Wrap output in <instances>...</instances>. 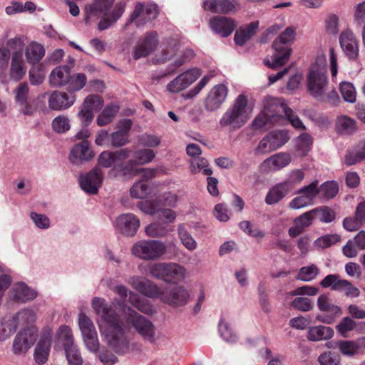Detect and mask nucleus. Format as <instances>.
I'll return each mask as SVG.
<instances>
[{"label": "nucleus", "mask_w": 365, "mask_h": 365, "mask_svg": "<svg viewBox=\"0 0 365 365\" xmlns=\"http://www.w3.org/2000/svg\"><path fill=\"white\" fill-rule=\"evenodd\" d=\"M12 292H14V299L17 302H26L33 300L36 297V292L29 288L24 283H19L15 285Z\"/></svg>", "instance_id": "obj_37"}, {"label": "nucleus", "mask_w": 365, "mask_h": 365, "mask_svg": "<svg viewBox=\"0 0 365 365\" xmlns=\"http://www.w3.org/2000/svg\"><path fill=\"white\" fill-rule=\"evenodd\" d=\"M178 232L182 244L190 251H193L197 247V243L190 234L187 231L183 225H179Z\"/></svg>", "instance_id": "obj_45"}, {"label": "nucleus", "mask_w": 365, "mask_h": 365, "mask_svg": "<svg viewBox=\"0 0 365 365\" xmlns=\"http://www.w3.org/2000/svg\"><path fill=\"white\" fill-rule=\"evenodd\" d=\"M190 170L192 173H197L201 170L205 175H211L212 170L208 168V161L205 158H195L190 162Z\"/></svg>", "instance_id": "obj_41"}, {"label": "nucleus", "mask_w": 365, "mask_h": 365, "mask_svg": "<svg viewBox=\"0 0 365 365\" xmlns=\"http://www.w3.org/2000/svg\"><path fill=\"white\" fill-rule=\"evenodd\" d=\"M94 156L93 152L90 149L89 143L87 140H82L76 144L71 149L70 160L75 163L78 160L88 161Z\"/></svg>", "instance_id": "obj_30"}, {"label": "nucleus", "mask_w": 365, "mask_h": 365, "mask_svg": "<svg viewBox=\"0 0 365 365\" xmlns=\"http://www.w3.org/2000/svg\"><path fill=\"white\" fill-rule=\"evenodd\" d=\"M315 210V217L319 216L320 220L324 222H331L335 219V213L332 209L327 206L319 207L313 209Z\"/></svg>", "instance_id": "obj_57"}, {"label": "nucleus", "mask_w": 365, "mask_h": 365, "mask_svg": "<svg viewBox=\"0 0 365 365\" xmlns=\"http://www.w3.org/2000/svg\"><path fill=\"white\" fill-rule=\"evenodd\" d=\"M167 250L164 242L156 240H144L135 242L131 253L135 257L146 261H153L161 258Z\"/></svg>", "instance_id": "obj_6"}, {"label": "nucleus", "mask_w": 365, "mask_h": 365, "mask_svg": "<svg viewBox=\"0 0 365 365\" xmlns=\"http://www.w3.org/2000/svg\"><path fill=\"white\" fill-rule=\"evenodd\" d=\"M340 93L344 100L349 103L356 101V91L353 84L349 82H342L339 86Z\"/></svg>", "instance_id": "obj_52"}, {"label": "nucleus", "mask_w": 365, "mask_h": 365, "mask_svg": "<svg viewBox=\"0 0 365 365\" xmlns=\"http://www.w3.org/2000/svg\"><path fill=\"white\" fill-rule=\"evenodd\" d=\"M341 47L349 59H356L359 56V44L354 34L350 30L341 32L339 37Z\"/></svg>", "instance_id": "obj_23"}, {"label": "nucleus", "mask_w": 365, "mask_h": 365, "mask_svg": "<svg viewBox=\"0 0 365 365\" xmlns=\"http://www.w3.org/2000/svg\"><path fill=\"white\" fill-rule=\"evenodd\" d=\"M295 37V31L292 27H287L273 42L274 51L271 58L267 57L264 60L265 66L272 69L284 66L289 58L292 49L289 45Z\"/></svg>", "instance_id": "obj_3"}, {"label": "nucleus", "mask_w": 365, "mask_h": 365, "mask_svg": "<svg viewBox=\"0 0 365 365\" xmlns=\"http://www.w3.org/2000/svg\"><path fill=\"white\" fill-rule=\"evenodd\" d=\"M119 110V107L114 104H109L103 110L97 118L98 126H104L110 123Z\"/></svg>", "instance_id": "obj_38"}, {"label": "nucleus", "mask_w": 365, "mask_h": 365, "mask_svg": "<svg viewBox=\"0 0 365 365\" xmlns=\"http://www.w3.org/2000/svg\"><path fill=\"white\" fill-rule=\"evenodd\" d=\"M140 227L139 219L132 213L123 214L116 220V227L124 236H134Z\"/></svg>", "instance_id": "obj_21"}, {"label": "nucleus", "mask_w": 365, "mask_h": 365, "mask_svg": "<svg viewBox=\"0 0 365 365\" xmlns=\"http://www.w3.org/2000/svg\"><path fill=\"white\" fill-rule=\"evenodd\" d=\"M318 184L319 182L317 180L313 181L309 185L301 187L297 193L307 197V198L313 202V200L320 192Z\"/></svg>", "instance_id": "obj_53"}, {"label": "nucleus", "mask_w": 365, "mask_h": 365, "mask_svg": "<svg viewBox=\"0 0 365 365\" xmlns=\"http://www.w3.org/2000/svg\"><path fill=\"white\" fill-rule=\"evenodd\" d=\"M319 196L326 200L334 198L339 192L338 183L335 181H327L319 187Z\"/></svg>", "instance_id": "obj_40"}, {"label": "nucleus", "mask_w": 365, "mask_h": 365, "mask_svg": "<svg viewBox=\"0 0 365 365\" xmlns=\"http://www.w3.org/2000/svg\"><path fill=\"white\" fill-rule=\"evenodd\" d=\"M145 232L148 237L154 238L165 237L168 230L164 224L155 222L148 225Z\"/></svg>", "instance_id": "obj_46"}, {"label": "nucleus", "mask_w": 365, "mask_h": 365, "mask_svg": "<svg viewBox=\"0 0 365 365\" xmlns=\"http://www.w3.org/2000/svg\"><path fill=\"white\" fill-rule=\"evenodd\" d=\"M291 162L290 155L286 153H279L272 155L263 161L261 166L267 172L277 171L287 166Z\"/></svg>", "instance_id": "obj_28"}, {"label": "nucleus", "mask_w": 365, "mask_h": 365, "mask_svg": "<svg viewBox=\"0 0 365 365\" xmlns=\"http://www.w3.org/2000/svg\"><path fill=\"white\" fill-rule=\"evenodd\" d=\"M37 331L34 327H28L19 332L13 341V352L19 355L26 352L36 342Z\"/></svg>", "instance_id": "obj_14"}, {"label": "nucleus", "mask_w": 365, "mask_h": 365, "mask_svg": "<svg viewBox=\"0 0 365 365\" xmlns=\"http://www.w3.org/2000/svg\"><path fill=\"white\" fill-rule=\"evenodd\" d=\"M219 332L222 338L229 342H232L235 341L236 336L232 331V329L230 328L229 324L226 323L224 319H220L218 326Z\"/></svg>", "instance_id": "obj_59"}, {"label": "nucleus", "mask_w": 365, "mask_h": 365, "mask_svg": "<svg viewBox=\"0 0 365 365\" xmlns=\"http://www.w3.org/2000/svg\"><path fill=\"white\" fill-rule=\"evenodd\" d=\"M272 143V148L278 149L284 145L289 139L287 131L279 130L269 133L267 134Z\"/></svg>", "instance_id": "obj_47"}, {"label": "nucleus", "mask_w": 365, "mask_h": 365, "mask_svg": "<svg viewBox=\"0 0 365 365\" xmlns=\"http://www.w3.org/2000/svg\"><path fill=\"white\" fill-rule=\"evenodd\" d=\"M336 289H339L338 291L339 292H344V294L348 297L355 298L358 297L360 294V290L346 279L339 282Z\"/></svg>", "instance_id": "obj_55"}, {"label": "nucleus", "mask_w": 365, "mask_h": 365, "mask_svg": "<svg viewBox=\"0 0 365 365\" xmlns=\"http://www.w3.org/2000/svg\"><path fill=\"white\" fill-rule=\"evenodd\" d=\"M313 143L312 137L307 133L301 134L297 143V148L299 155L305 156L309 152Z\"/></svg>", "instance_id": "obj_43"}, {"label": "nucleus", "mask_w": 365, "mask_h": 365, "mask_svg": "<svg viewBox=\"0 0 365 365\" xmlns=\"http://www.w3.org/2000/svg\"><path fill=\"white\" fill-rule=\"evenodd\" d=\"M158 11L156 5L144 6L142 3L136 4L133 11L125 23V26L134 23L137 27L143 26L158 17Z\"/></svg>", "instance_id": "obj_10"}, {"label": "nucleus", "mask_w": 365, "mask_h": 365, "mask_svg": "<svg viewBox=\"0 0 365 365\" xmlns=\"http://www.w3.org/2000/svg\"><path fill=\"white\" fill-rule=\"evenodd\" d=\"M128 301L134 307L141 312L149 314L152 312V307L148 301L142 299L141 297L137 294L130 292Z\"/></svg>", "instance_id": "obj_44"}, {"label": "nucleus", "mask_w": 365, "mask_h": 365, "mask_svg": "<svg viewBox=\"0 0 365 365\" xmlns=\"http://www.w3.org/2000/svg\"><path fill=\"white\" fill-rule=\"evenodd\" d=\"M203 9L217 14H228L235 11V6L230 0H207L203 2Z\"/></svg>", "instance_id": "obj_33"}, {"label": "nucleus", "mask_w": 365, "mask_h": 365, "mask_svg": "<svg viewBox=\"0 0 365 365\" xmlns=\"http://www.w3.org/2000/svg\"><path fill=\"white\" fill-rule=\"evenodd\" d=\"M365 158V141L360 142L355 152H349L345 156L347 165H352L362 161Z\"/></svg>", "instance_id": "obj_42"}, {"label": "nucleus", "mask_w": 365, "mask_h": 365, "mask_svg": "<svg viewBox=\"0 0 365 365\" xmlns=\"http://www.w3.org/2000/svg\"><path fill=\"white\" fill-rule=\"evenodd\" d=\"M130 192L133 197L143 199L148 195L150 187L146 182L140 180L132 186Z\"/></svg>", "instance_id": "obj_48"}, {"label": "nucleus", "mask_w": 365, "mask_h": 365, "mask_svg": "<svg viewBox=\"0 0 365 365\" xmlns=\"http://www.w3.org/2000/svg\"><path fill=\"white\" fill-rule=\"evenodd\" d=\"M314 212L315 210L312 209L303 213L294 220V225H297L304 230V228L312 225L313 220L315 218Z\"/></svg>", "instance_id": "obj_61"}, {"label": "nucleus", "mask_w": 365, "mask_h": 365, "mask_svg": "<svg viewBox=\"0 0 365 365\" xmlns=\"http://www.w3.org/2000/svg\"><path fill=\"white\" fill-rule=\"evenodd\" d=\"M29 86L25 82L21 83L14 90L15 102L19 106L20 110L27 115H33L35 108L28 101Z\"/></svg>", "instance_id": "obj_26"}, {"label": "nucleus", "mask_w": 365, "mask_h": 365, "mask_svg": "<svg viewBox=\"0 0 365 365\" xmlns=\"http://www.w3.org/2000/svg\"><path fill=\"white\" fill-rule=\"evenodd\" d=\"M336 125L341 132L345 133H351L356 129L355 120L346 115H341L337 118Z\"/></svg>", "instance_id": "obj_51"}, {"label": "nucleus", "mask_w": 365, "mask_h": 365, "mask_svg": "<svg viewBox=\"0 0 365 365\" xmlns=\"http://www.w3.org/2000/svg\"><path fill=\"white\" fill-rule=\"evenodd\" d=\"M58 338L61 341L64 349L73 346V337L71 328L63 325L59 328Z\"/></svg>", "instance_id": "obj_54"}, {"label": "nucleus", "mask_w": 365, "mask_h": 365, "mask_svg": "<svg viewBox=\"0 0 365 365\" xmlns=\"http://www.w3.org/2000/svg\"><path fill=\"white\" fill-rule=\"evenodd\" d=\"M249 118L247 97L240 94L235 100L233 105L222 115L220 125L222 127L232 125L234 128H240Z\"/></svg>", "instance_id": "obj_5"}, {"label": "nucleus", "mask_w": 365, "mask_h": 365, "mask_svg": "<svg viewBox=\"0 0 365 365\" xmlns=\"http://www.w3.org/2000/svg\"><path fill=\"white\" fill-rule=\"evenodd\" d=\"M103 180V172L101 168L96 166L86 175H81L79 183L81 189L86 193L95 195L98 193Z\"/></svg>", "instance_id": "obj_13"}, {"label": "nucleus", "mask_w": 365, "mask_h": 365, "mask_svg": "<svg viewBox=\"0 0 365 365\" xmlns=\"http://www.w3.org/2000/svg\"><path fill=\"white\" fill-rule=\"evenodd\" d=\"M68 81L66 84L69 92H76L81 90L86 85L87 78L83 73L70 74Z\"/></svg>", "instance_id": "obj_39"}, {"label": "nucleus", "mask_w": 365, "mask_h": 365, "mask_svg": "<svg viewBox=\"0 0 365 365\" xmlns=\"http://www.w3.org/2000/svg\"><path fill=\"white\" fill-rule=\"evenodd\" d=\"M209 24L212 30L223 38L230 36L237 26L232 19L222 16H213Z\"/></svg>", "instance_id": "obj_22"}, {"label": "nucleus", "mask_w": 365, "mask_h": 365, "mask_svg": "<svg viewBox=\"0 0 365 365\" xmlns=\"http://www.w3.org/2000/svg\"><path fill=\"white\" fill-rule=\"evenodd\" d=\"M201 75L197 68L189 69L178 76L167 85V89L171 93H178L187 88Z\"/></svg>", "instance_id": "obj_17"}, {"label": "nucleus", "mask_w": 365, "mask_h": 365, "mask_svg": "<svg viewBox=\"0 0 365 365\" xmlns=\"http://www.w3.org/2000/svg\"><path fill=\"white\" fill-rule=\"evenodd\" d=\"M328 83L326 61L317 58L307 76V88L310 94L320 101H325V89Z\"/></svg>", "instance_id": "obj_4"}, {"label": "nucleus", "mask_w": 365, "mask_h": 365, "mask_svg": "<svg viewBox=\"0 0 365 365\" xmlns=\"http://www.w3.org/2000/svg\"><path fill=\"white\" fill-rule=\"evenodd\" d=\"M125 322L128 327L134 328L145 340L151 343L154 342V325L145 317L128 308V313L125 316Z\"/></svg>", "instance_id": "obj_9"}, {"label": "nucleus", "mask_w": 365, "mask_h": 365, "mask_svg": "<svg viewBox=\"0 0 365 365\" xmlns=\"http://www.w3.org/2000/svg\"><path fill=\"white\" fill-rule=\"evenodd\" d=\"M51 348V336L43 334L37 343L34 351V358L37 364L43 365L48 360Z\"/></svg>", "instance_id": "obj_31"}, {"label": "nucleus", "mask_w": 365, "mask_h": 365, "mask_svg": "<svg viewBox=\"0 0 365 365\" xmlns=\"http://www.w3.org/2000/svg\"><path fill=\"white\" fill-rule=\"evenodd\" d=\"M74 95L58 91H53L48 98V106L51 110H61L71 107L75 102Z\"/></svg>", "instance_id": "obj_25"}, {"label": "nucleus", "mask_w": 365, "mask_h": 365, "mask_svg": "<svg viewBox=\"0 0 365 365\" xmlns=\"http://www.w3.org/2000/svg\"><path fill=\"white\" fill-rule=\"evenodd\" d=\"M83 105L92 111H98L103 107V101L98 95H90L86 98Z\"/></svg>", "instance_id": "obj_60"}, {"label": "nucleus", "mask_w": 365, "mask_h": 365, "mask_svg": "<svg viewBox=\"0 0 365 365\" xmlns=\"http://www.w3.org/2000/svg\"><path fill=\"white\" fill-rule=\"evenodd\" d=\"M141 293L148 297L159 298L161 300V296L164 291H162L155 284L147 279Z\"/></svg>", "instance_id": "obj_58"}, {"label": "nucleus", "mask_w": 365, "mask_h": 365, "mask_svg": "<svg viewBox=\"0 0 365 365\" xmlns=\"http://www.w3.org/2000/svg\"><path fill=\"white\" fill-rule=\"evenodd\" d=\"M155 157V153L153 150H138L134 153V159L125 161V164L119 168L126 176H133L138 173V165L151 162Z\"/></svg>", "instance_id": "obj_12"}, {"label": "nucleus", "mask_w": 365, "mask_h": 365, "mask_svg": "<svg viewBox=\"0 0 365 365\" xmlns=\"http://www.w3.org/2000/svg\"><path fill=\"white\" fill-rule=\"evenodd\" d=\"M71 66L68 65H63L57 66L51 73L49 76V81L52 86L61 87L66 86L68 81V78L71 74Z\"/></svg>", "instance_id": "obj_32"}, {"label": "nucleus", "mask_w": 365, "mask_h": 365, "mask_svg": "<svg viewBox=\"0 0 365 365\" xmlns=\"http://www.w3.org/2000/svg\"><path fill=\"white\" fill-rule=\"evenodd\" d=\"M292 190L287 182H279L272 187L266 195L264 201L267 205H274L282 200Z\"/></svg>", "instance_id": "obj_29"}, {"label": "nucleus", "mask_w": 365, "mask_h": 365, "mask_svg": "<svg viewBox=\"0 0 365 365\" xmlns=\"http://www.w3.org/2000/svg\"><path fill=\"white\" fill-rule=\"evenodd\" d=\"M115 0H94L86 6L87 14L91 16H102L98 24L100 31H104L116 23L123 16L126 4L123 1L117 2L113 7Z\"/></svg>", "instance_id": "obj_2"}, {"label": "nucleus", "mask_w": 365, "mask_h": 365, "mask_svg": "<svg viewBox=\"0 0 365 365\" xmlns=\"http://www.w3.org/2000/svg\"><path fill=\"white\" fill-rule=\"evenodd\" d=\"M44 55V47L36 42H31L25 49V56L27 62L31 65H35L39 63Z\"/></svg>", "instance_id": "obj_35"}, {"label": "nucleus", "mask_w": 365, "mask_h": 365, "mask_svg": "<svg viewBox=\"0 0 365 365\" xmlns=\"http://www.w3.org/2000/svg\"><path fill=\"white\" fill-rule=\"evenodd\" d=\"M317 306L320 311L326 312L331 314L330 316L327 317L322 315H318L317 317V320L324 323L331 324L335 317L341 314V307L331 304L329 302V298L324 294H322L318 297Z\"/></svg>", "instance_id": "obj_24"}, {"label": "nucleus", "mask_w": 365, "mask_h": 365, "mask_svg": "<svg viewBox=\"0 0 365 365\" xmlns=\"http://www.w3.org/2000/svg\"><path fill=\"white\" fill-rule=\"evenodd\" d=\"M189 299L187 291L181 286L166 289L161 296V301L173 307H181L187 304Z\"/></svg>", "instance_id": "obj_20"}, {"label": "nucleus", "mask_w": 365, "mask_h": 365, "mask_svg": "<svg viewBox=\"0 0 365 365\" xmlns=\"http://www.w3.org/2000/svg\"><path fill=\"white\" fill-rule=\"evenodd\" d=\"M356 326V323L352 319L346 317L336 326V329L344 337H346L347 332L354 330Z\"/></svg>", "instance_id": "obj_64"}, {"label": "nucleus", "mask_w": 365, "mask_h": 365, "mask_svg": "<svg viewBox=\"0 0 365 365\" xmlns=\"http://www.w3.org/2000/svg\"><path fill=\"white\" fill-rule=\"evenodd\" d=\"M131 152V150L127 148L115 151H103L98 158V167H113V170L117 174L126 177V174L119 167L125 164V160L130 157Z\"/></svg>", "instance_id": "obj_8"}, {"label": "nucleus", "mask_w": 365, "mask_h": 365, "mask_svg": "<svg viewBox=\"0 0 365 365\" xmlns=\"http://www.w3.org/2000/svg\"><path fill=\"white\" fill-rule=\"evenodd\" d=\"M341 357L339 354L330 351H324L318 357V361L320 365H339Z\"/></svg>", "instance_id": "obj_56"}, {"label": "nucleus", "mask_w": 365, "mask_h": 365, "mask_svg": "<svg viewBox=\"0 0 365 365\" xmlns=\"http://www.w3.org/2000/svg\"><path fill=\"white\" fill-rule=\"evenodd\" d=\"M92 307L108 325L106 338L110 346L117 354L125 353L129 349V341L125 334L119 315L103 299L99 297L93 299Z\"/></svg>", "instance_id": "obj_1"}, {"label": "nucleus", "mask_w": 365, "mask_h": 365, "mask_svg": "<svg viewBox=\"0 0 365 365\" xmlns=\"http://www.w3.org/2000/svg\"><path fill=\"white\" fill-rule=\"evenodd\" d=\"M334 348L338 349L340 354L346 357H353L365 352V336L355 340H339L335 342Z\"/></svg>", "instance_id": "obj_18"}, {"label": "nucleus", "mask_w": 365, "mask_h": 365, "mask_svg": "<svg viewBox=\"0 0 365 365\" xmlns=\"http://www.w3.org/2000/svg\"><path fill=\"white\" fill-rule=\"evenodd\" d=\"M26 73V66L23 59L21 51H16L12 53L11 67L9 70L10 78L19 81L25 76Z\"/></svg>", "instance_id": "obj_27"}, {"label": "nucleus", "mask_w": 365, "mask_h": 365, "mask_svg": "<svg viewBox=\"0 0 365 365\" xmlns=\"http://www.w3.org/2000/svg\"><path fill=\"white\" fill-rule=\"evenodd\" d=\"M288 107L279 99L268 97L264 103L263 112L268 116L270 123H278L284 120V116L288 110Z\"/></svg>", "instance_id": "obj_15"}, {"label": "nucleus", "mask_w": 365, "mask_h": 365, "mask_svg": "<svg viewBox=\"0 0 365 365\" xmlns=\"http://www.w3.org/2000/svg\"><path fill=\"white\" fill-rule=\"evenodd\" d=\"M64 349L69 365H82L83 360L78 350L75 346Z\"/></svg>", "instance_id": "obj_63"}, {"label": "nucleus", "mask_w": 365, "mask_h": 365, "mask_svg": "<svg viewBox=\"0 0 365 365\" xmlns=\"http://www.w3.org/2000/svg\"><path fill=\"white\" fill-rule=\"evenodd\" d=\"M319 272V268L314 264L303 267L299 270L297 279L304 282H309L314 279Z\"/></svg>", "instance_id": "obj_49"}, {"label": "nucleus", "mask_w": 365, "mask_h": 365, "mask_svg": "<svg viewBox=\"0 0 365 365\" xmlns=\"http://www.w3.org/2000/svg\"><path fill=\"white\" fill-rule=\"evenodd\" d=\"M128 143V135L117 130L110 133V145L115 148L122 147Z\"/></svg>", "instance_id": "obj_62"}, {"label": "nucleus", "mask_w": 365, "mask_h": 365, "mask_svg": "<svg viewBox=\"0 0 365 365\" xmlns=\"http://www.w3.org/2000/svg\"><path fill=\"white\" fill-rule=\"evenodd\" d=\"M78 324L87 349L96 352L99 349V342L93 323L86 314L81 313Z\"/></svg>", "instance_id": "obj_11"}, {"label": "nucleus", "mask_w": 365, "mask_h": 365, "mask_svg": "<svg viewBox=\"0 0 365 365\" xmlns=\"http://www.w3.org/2000/svg\"><path fill=\"white\" fill-rule=\"evenodd\" d=\"M150 275L168 283H177L185 277V269L177 263L158 262L150 267Z\"/></svg>", "instance_id": "obj_7"}, {"label": "nucleus", "mask_w": 365, "mask_h": 365, "mask_svg": "<svg viewBox=\"0 0 365 365\" xmlns=\"http://www.w3.org/2000/svg\"><path fill=\"white\" fill-rule=\"evenodd\" d=\"M51 125L53 130L58 133H64L71 128L69 119L63 115L56 116Z\"/></svg>", "instance_id": "obj_50"}, {"label": "nucleus", "mask_w": 365, "mask_h": 365, "mask_svg": "<svg viewBox=\"0 0 365 365\" xmlns=\"http://www.w3.org/2000/svg\"><path fill=\"white\" fill-rule=\"evenodd\" d=\"M334 335V330L326 326H315L309 328L307 333V339L312 341L327 340Z\"/></svg>", "instance_id": "obj_36"}, {"label": "nucleus", "mask_w": 365, "mask_h": 365, "mask_svg": "<svg viewBox=\"0 0 365 365\" xmlns=\"http://www.w3.org/2000/svg\"><path fill=\"white\" fill-rule=\"evenodd\" d=\"M259 26L258 21H253L237 29L234 36V41L237 46H242L255 34Z\"/></svg>", "instance_id": "obj_34"}, {"label": "nucleus", "mask_w": 365, "mask_h": 365, "mask_svg": "<svg viewBox=\"0 0 365 365\" xmlns=\"http://www.w3.org/2000/svg\"><path fill=\"white\" fill-rule=\"evenodd\" d=\"M158 44V33L155 31L147 32L134 48L133 58L135 60L150 55Z\"/></svg>", "instance_id": "obj_16"}, {"label": "nucleus", "mask_w": 365, "mask_h": 365, "mask_svg": "<svg viewBox=\"0 0 365 365\" xmlns=\"http://www.w3.org/2000/svg\"><path fill=\"white\" fill-rule=\"evenodd\" d=\"M228 93L227 88L223 84L214 86L205 100V108L207 111L219 109L225 101Z\"/></svg>", "instance_id": "obj_19"}]
</instances>
